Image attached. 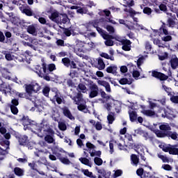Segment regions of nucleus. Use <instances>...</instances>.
I'll return each instance as SVG.
<instances>
[{
	"label": "nucleus",
	"mask_w": 178,
	"mask_h": 178,
	"mask_svg": "<svg viewBox=\"0 0 178 178\" xmlns=\"http://www.w3.org/2000/svg\"><path fill=\"white\" fill-rule=\"evenodd\" d=\"M76 12H77V13L81 14V15L87 14L88 10L84 8H81V7L79 6L78 9H76Z\"/></svg>",
	"instance_id": "obj_52"
},
{
	"label": "nucleus",
	"mask_w": 178,
	"mask_h": 178,
	"mask_svg": "<svg viewBox=\"0 0 178 178\" xmlns=\"http://www.w3.org/2000/svg\"><path fill=\"white\" fill-rule=\"evenodd\" d=\"M67 85L68 87H70L72 88H74L76 87L74 82L71 79H67Z\"/></svg>",
	"instance_id": "obj_58"
},
{
	"label": "nucleus",
	"mask_w": 178,
	"mask_h": 178,
	"mask_svg": "<svg viewBox=\"0 0 178 178\" xmlns=\"http://www.w3.org/2000/svg\"><path fill=\"white\" fill-rule=\"evenodd\" d=\"M128 113L129 115V120H131V122H136L137 120L138 114L136 111L129 110Z\"/></svg>",
	"instance_id": "obj_18"
},
{
	"label": "nucleus",
	"mask_w": 178,
	"mask_h": 178,
	"mask_svg": "<svg viewBox=\"0 0 178 178\" xmlns=\"http://www.w3.org/2000/svg\"><path fill=\"white\" fill-rule=\"evenodd\" d=\"M25 90L26 92L29 95H32L33 92V88L32 84H25Z\"/></svg>",
	"instance_id": "obj_30"
},
{
	"label": "nucleus",
	"mask_w": 178,
	"mask_h": 178,
	"mask_svg": "<svg viewBox=\"0 0 178 178\" xmlns=\"http://www.w3.org/2000/svg\"><path fill=\"white\" fill-rule=\"evenodd\" d=\"M106 41L104 42V44L106 47H113L114 41L113 40L115 39V36L113 35H107L104 38H103Z\"/></svg>",
	"instance_id": "obj_10"
},
{
	"label": "nucleus",
	"mask_w": 178,
	"mask_h": 178,
	"mask_svg": "<svg viewBox=\"0 0 178 178\" xmlns=\"http://www.w3.org/2000/svg\"><path fill=\"white\" fill-rule=\"evenodd\" d=\"M106 30L108 31L110 34H113L115 32L114 27L110 25L106 26Z\"/></svg>",
	"instance_id": "obj_56"
},
{
	"label": "nucleus",
	"mask_w": 178,
	"mask_h": 178,
	"mask_svg": "<svg viewBox=\"0 0 178 178\" xmlns=\"http://www.w3.org/2000/svg\"><path fill=\"white\" fill-rule=\"evenodd\" d=\"M26 31L29 34H32V35H35V33H37L35 26L33 24L27 26Z\"/></svg>",
	"instance_id": "obj_34"
},
{
	"label": "nucleus",
	"mask_w": 178,
	"mask_h": 178,
	"mask_svg": "<svg viewBox=\"0 0 178 178\" xmlns=\"http://www.w3.org/2000/svg\"><path fill=\"white\" fill-rule=\"evenodd\" d=\"M53 99H54L58 105L63 104V98L60 96V92H58V91L55 92V95L54 96Z\"/></svg>",
	"instance_id": "obj_21"
},
{
	"label": "nucleus",
	"mask_w": 178,
	"mask_h": 178,
	"mask_svg": "<svg viewBox=\"0 0 178 178\" xmlns=\"http://www.w3.org/2000/svg\"><path fill=\"white\" fill-rule=\"evenodd\" d=\"M58 128L60 131H64L67 129V125L65 124V122H58Z\"/></svg>",
	"instance_id": "obj_51"
},
{
	"label": "nucleus",
	"mask_w": 178,
	"mask_h": 178,
	"mask_svg": "<svg viewBox=\"0 0 178 178\" xmlns=\"http://www.w3.org/2000/svg\"><path fill=\"white\" fill-rule=\"evenodd\" d=\"M158 157H159V159H161L163 163H169L170 162L169 159L166 156H164L163 154H158Z\"/></svg>",
	"instance_id": "obj_49"
},
{
	"label": "nucleus",
	"mask_w": 178,
	"mask_h": 178,
	"mask_svg": "<svg viewBox=\"0 0 178 178\" xmlns=\"http://www.w3.org/2000/svg\"><path fill=\"white\" fill-rule=\"evenodd\" d=\"M59 161L65 165H70L72 163L67 157L59 158Z\"/></svg>",
	"instance_id": "obj_38"
},
{
	"label": "nucleus",
	"mask_w": 178,
	"mask_h": 178,
	"mask_svg": "<svg viewBox=\"0 0 178 178\" xmlns=\"http://www.w3.org/2000/svg\"><path fill=\"white\" fill-rule=\"evenodd\" d=\"M154 134H156V136L159 138L168 137V131L162 132L161 131L157 130V131H154Z\"/></svg>",
	"instance_id": "obj_39"
},
{
	"label": "nucleus",
	"mask_w": 178,
	"mask_h": 178,
	"mask_svg": "<svg viewBox=\"0 0 178 178\" xmlns=\"http://www.w3.org/2000/svg\"><path fill=\"white\" fill-rule=\"evenodd\" d=\"M89 90H90V92H89V98L90 99L97 97L100 91L96 83L90 85V86H89Z\"/></svg>",
	"instance_id": "obj_5"
},
{
	"label": "nucleus",
	"mask_w": 178,
	"mask_h": 178,
	"mask_svg": "<svg viewBox=\"0 0 178 178\" xmlns=\"http://www.w3.org/2000/svg\"><path fill=\"white\" fill-rule=\"evenodd\" d=\"M21 122H22V125L25 126H31L34 127L37 126V122L31 120L29 116H24L21 118Z\"/></svg>",
	"instance_id": "obj_8"
},
{
	"label": "nucleus",
	"mask_w": 178,
	"mask_h": 178,
	"mask_svg": "<svg viewBox=\"0 0 178 178\" xmlns=\"http://www.w3.org/2000/svg\"><path fill=\"white\" fill-rule=\"evenodd\" d=\"M13 92L14 93V95H15L16 96H17L19 98L23 99L25 98L26 93L24 92H19L16 90L13 91Z\"/></svg>",
	"instance_id": "obj_48"
},
{
	"label": "nucleus",
	"mask_w": 178,
	"mask_h": 178,
	"mask_svg": "<svg viewBox=\"0 0 178 178\" xmlns=\"http://www.w3.org/2000/svg\"><path fill=\"white\" fill-rule=\"evenodd\" d=\"M79 161L81 162V163L86 165V166H89V167H92V163L90 161V160L86 157H81L79 159Z\"/></svg>",
	"instance_id": "obj_23"
},
{
	"label": "nucleus",
	"mask_w": 178,
	"mask_h": 178,
	"mask_svg": "<svg viewBox=\"0 0 178 178\" xmlns=\"http://www.w3.org/2000/svg\"><path fill=\"white\" fill-rule=\"evenodd\" d=\"M161 40L164 42H170L172 40V37L170 35H166L165 36L161 37Z\"/></svg>",
	"instance_id": "obj_59"
},
{
	"label": "nucleus",
	"mask_w": 178,
	"mask_h": 178,
	"mask_svg": "<svg viewBox=\"0 0 178 178\" xmlns=\"http://www.w3.org/2000/svg\"><path fill=\"white\" fill-rule=\"evenodd\" d=\"M44 140L48 143V144H52L54 143L55 139L54 137H52L51 135H47L44 137Z\"/></svg>",
	"instance_id": "obj_42"
},
{
	"label": "nucleus",
	"mask_w": 178,
	"mask_h": 178,
	"mask_svg": "<svg viewBox=\"0 0 178 178\" xmlns=\"http://www.w3.org/2000/svg\"><path fill=\"white\" fill-rule=\"evenodd\" d=\"M10 111H11V113H13V115H17L19 110L17 108V106H10Z\"/></svg>",
	"instance_id": "obj_63"
},
{
	"label": "nucleus",
	"mask_w": 178,
	"mask_h": 178,
	"mask_svg": "<svg viewBox=\"0 0 178 178\" xmlns=\"http://www.w3.org/2000/svg\"><path fill=\"white\" fill-rule=\"evenodd\" d=\"M19 105V99H13L11 100V104L10 106H18Z\"/></svg>",
	"instance_id": "obj_64"
},
{
	"label": "nucleus",
	"mask_w": 178,
	"mask_h": 178,
	"mask_svg": "<svg viewBox=\"0 0 178 178\" xmlns=\"http://www.w3.org/2000/svg\"><path fill=\"white\" fill-rule=\"evenodd\" d=\"M143 137L145 138V140H149L150 141H153L154 139V137L153 136H149L148 132H144Z\"/></svg>",
	"instance_id": "obj_46"
},
{
	"label": "nucleus",
	"mask_w": 178,
	"mask_h": 178,
	"mask_svg": "<svg viewBox=\"0 0 178 178\" xmlns=\"http://www.w3.org/2000/svg\"><path fill=\"white\" fill-rule=\"evenodd\" d=\"M96 31H97V33H99L100 34V35L102 37V38H104V37L109 35L107 33V32L106 31H104V29H102V28H101L99 26L96 28Z\"/></svg>",
	"instance_id": "obj_36"
},
{
	"label": "nucleus",
	"mask_w": 178,
	"mask_h": 178,
	"mask_svg": "<svg viewBox=\"0 0 178 178\" xmlns=\"http://www.w3.org/2000/svg\"><path fill=\"white\" fill-rule=\"evenodd\" d=\"M18 141L20 145L25 146L29 142V137L26 135L21 136L19 137Z\"/></svg>",
	"instance_id": "obj_17"
},
{
	"label": "nucleus",
	"mask_w": 178,
	"mask_h": 178,
	"mask_svg": "<svg viewBox=\"0 0 178 178\" xmlns=\"http://www.w3.org/2000/svg\"><path fill=\"white\" fill-rule=\"evenodd\" d=\"M83 175L89 178H97L96 175H93L92 172L89 170H82Z\"/></svg>",
	"instance_id": "obj_37"
},
{
	"label": "nucleus",
	"mask_w": 178,
	"mask_h": 178,
	"mask_svg": "<svg viewBox=\"0 0 178 178\" xmlns=\"http://www.w3.org/2000/svg\"><path fill=\"white\" fill-rule=\"evenodd\" d=\"M152 76L160 80L161 81H165L169 78V76H172V72L170 70H169V72H168V75H165L162 72H159L154 70L152 72Z\"/></svg>",
	"instance_id": "obj_3"
},
{
	"label": "nucleus",
	"mask_w": 178,
	"mask_h": 178,
	"mask_svg": "<svg viewBox=\"0 0 178 178\" xmlns=\"http://www.w3.org/2000/svg\"><path fill=\"white\" fill-rule=\"evenodd\" d=\"M143 13L147 15H150L152 13V9L149 7H145L143 8Z\"/></svg>",
	"instance_id": "obj_61"
},
{
	"label": "nucleus",
	"mask_w": 178,
	"mask_h": 178,
	"mask_svg": "<svg viewBox=\"0 0 178 178\" xmlns=\"http://www.w3.org/2000/svg\"><path fill=\"white\" fill-rule=\"evenodd\" d=\"M68 21V17L66 14H60L59 16V19H58V24H66Z\"/></svg>",
	"instance_id": "obj_16"
},
{
	"label": "nucleus",
	"mask_w": 178,
	"mask_h": 178,
	"mask_svg": "<svg viewBox=\"0 0 178 178\" xmlns=\"http://www.w3.org/2000/svg\"><path fill=\"white\" fill-rule=\"evenodd\" d=\"M94 162H95V164L97 166L102 165V163H104V161H102V159L99 157H95Z\"/></svg>",
	"instance_id": "obj_47"
},
{
	"label": "nucleus",
	"mask_w": 178,
	"mask_h": 178,
	"mask_svg": "<svg viewBox=\"0 0 178 178\" xmlns=\"http://www.w3.org/2000/svg\"><path fill=\"white\" fill-rule=\"evenodd\" d=\"M59 13L58 12H54L51 13L50 16V19L52 20L55 23H58V20H59Z\"/></svg>",
	"instance_id": "obj_28"
},
{
	"label": "nucleus",
	"mask_w": 178,
	"mask_h": 178,
	"mask_svg": "<svg viewBox=\"0 0 178 178\" xmlns=\"http://www.w3.org/2000/svg\"><path fill=\"white\" fill-rule=\"evenodd\" d=\"M3 54L5 56V58L8 61H13L14 60L15 56L13 55H12V54L10 53L9 51H3Z\"/></svg>",
	"instance_id": "obj_26"
},
{
	"label": "nucleus",
	"mask_w": 178,
	"mask_h": 178,
	"mask_svg": "<svg viewBox=\"0 0 178 178\" xmlns=\"http://www.w3.org/2000/svg\"><path fill=\"white\" fill-rule=\"evenodd\" d=\"M2 142H3V144H5V145H7V147L3 149L0 147V156L1 155L5 156L8 153L7 150L10 149L9 147L10 141L8 140H4Z\"/></svg>",
	"instance_id": "obj_14"
},
{
	"label": "nucleus",
	"mask_w": 178,
	"mask_h": 178,
	"mask_svg": "<svg viewBox=\"0 0 178 178\" xmlns=\"http://www.w3.org/2000/svg\"><path fill=\"white\" fill-rule=\"evenodd\" d=\"M99 92L101 94V97H102V99H106L107 101L109 100V99H112L113 102H115V101L113 99L112 96L106 95L105 91L103 90L102 89L99 90Z\"/></svg>",
	"instance_id": "obj_22"
},
{
	"label": "nucleus",
	"mask_w": 178,
	"mask_h": 178,
	"mask_svg": "<svg viewBox=\"0 0 178 178\" xmlns=\"http://www.w3.org/2000/svg\"><path fill=\"white\" fill-rule=\"evenodd\" d=\"M33 90L35 93H38L40 90L41 86L38 83L32 84Z\"/></svg>",
	"instance_id": "obj_54"
},
{
	"label": "nucleus",
	"mask_w": 178,
	"mask_h": 178,
	"mask_svg": "<svg viewBox=\"0 0 178 178\" xmlns=\"http://www.w3.org/2000/svg\"><path fill=\"white\" fill-rule=\"evenodd\" d=\"M39 44L38 39H32L31 40V42H27L28 47H30L31 48L35 50V46H38ZM35 45V46H34Z\"/></svg>",
	"instance_id": "obj_31"
},
{
	"label": "nucleus",
	"mask_w": 178,
	"mask_h": 178,
	"mask_svg": "<svg viewBox=\"0 0 178 178\" xmlns=\"http://www.w3.org/2000/svg\"><path fill=\"white\" fill-rule=\"evenodd\" d=\"M71 62L72 61L70 58H69L68 57H64L62 58V60H61V63H63V65L67 68L70 67Z\"/></svg>",
	"instance_id": "obj_27"
},
{
	"label": "nucleus",
	"mask_w": 178,
	"mask_h": 178,
	"mask_svg": "<svg viewBox=\"0 0 178 178\" xmlns=\"http://www.w3.org/2000/svg\"><path fill=\"white\" fill-rule=\"evenodd\" d=\"M35 72L38 74L39 77L43 78L46 81H50L51 77L49 76V73L43 72L42 70V67L39 65H35Z\"/></svg>",
	"instance_id": "obj_4"
},
{
	"label": "nucleus",
	"mask_w": 178,
	"mask_h": 178,
	"mask_svg": "<svg viewBox=\"0 0 178 178\" xmlns=\"http://www.w3.org/2000/svg\"><path fill=\"white\" fill-rule=\"evenodd\" d=\"M13 88L8 83L3 82L0 85V91H2L5 95L10 93L12 92Z\"/></svg>",
	"instance_id": "obj_9"
},
{
	"label": "nucleus",
	"mask_w": 178,
	"mask_h": 178,
	"mask_svg": "<svg viewBox=\"0 0 178 178\" xmlns=\"http://www.w3.org/2000/svg\"><path fill=\"white\" fill-rule=\"evenodd\" d=\"M63 115L65 117H67L70 120H74V117L72 115V112L70 109H68L67 107H63L62 108Z\"/></svg>",
	"instance_id": "obj_12"
},
{
	"label": "nucleus",
	"mask_w": 178,
	"mask_h": 178,
	"mask_svg": "<svg viewBox=\"0 0 178 178\" xmlns=\"http://www.w3.org/2000/svg\"><path fill=\"white\" fill-rule=\"evenodd\" d=\"M145 173V170L143 169L142 168L136 170V175L142 178V176Z\"/></svg>",
	"instance_id": "obj_62"
},
{
	"label": "nucleus",
	"mask_w": 178,
	"mask_h": 178,
	"mask_svg": "<svg viewBox=\"0 0 178 178\" xmlns=\"http://www.w3.org/2000/svg\"><path fill=\"white\" fill-rule=\"evenodd\" d=\"M70 99L74 100V103L77 106L78 111L83 112L84 110L87 109L88 106L86 104V102L83 98V95L81 92H78L76 96H70Z\"/></svg>",
	"instance_id": "obj_1"
},
{
	"label": "nucleus",
	"mask_w": 178,
	"mask_h": 178,
	"mask_svg": "<svg viewBox=\"0 0 178 178\" xmlns=\"http://www.w3.org/2000/svg\"><path fill=\"white\" fill-rule=\"evenodd\" d=\"M13 172L18 177H22L24 175V170L18 167L14 168Z\"/></svg>",
	"instance_id": "obj_29"
},
{
	"label": "nucleus",
	"mask_w": 178,
	"mask_h": 178,
	"mask_svg": "<svg viewBox=\"0 0 178 178\" xmlns=\"http://www.w3.org/2000/svg\"><path fill=\"white\" fill-rule=\"evenodd\" d=\"M4 35L6 37L5 44H8L9 45L13 44V38H12L13 37L12 33H10V31H5Z\"/></svg>",
	"instance_id": "obj_13"
},
{
	"label": "nucleus",
	"mask_w": 178,
	"mask_h": 178,
	"mask_svg": "<svg viewBox=\"0 0 178 178\" xmlns=\"http://www.w3.org/2000/svg\"><path fill=\"white\" fill-rule=\"evenodd\" d=\"M124 3V4H123V6L124 8H128V7L129 8V9L124 8V11L125 13H129L131 17H133L134 16H136L137 15V12L131 8L134 6V1L131 0L130 2H129L128 1H125V2Z\"/></svg>",
	"instance_id": "obj_2"
},
{
	"label": "nucleus",
	"mask_w": 178,
	"mask_h": 178,
	"mask_svg": "<svg viewBox=\"0 0 178 178\" xmlns=\"http://www.w3.org/2000/svg\"><path fill=\"white\" fill-rule=\"evenodd\" d=\"M159 129L161 131H170L171 130V127L169 124H161L159 126Z\"/></svg>",
	"instance_id": "obj_44"
},
{
	"label": "nucleus",
	"mask_w": 178,
	"mask_h": 178,
	"mask_svg": "<svg viewBox=\"0 0 178 178\" xmlns=\"http://www.w3.org/2000/svg\"><path fill=\"white\" fill-rule=\"evenodd\" d=\"M169 63H170L171 69L172 70L177 69L178 67V57L176 56L175 55L172 56Z\"/></svg>",
	"instance_id": "obj_11"
},
{
	"label": "nucleus",
	"mask_w": 178,
	"mask_h": 178,
	"mask_svg": "<svg viewBox=\"0 0 178 178\" xmlns=\"http://www.w3.org/2000/svg\"><path fill=\"white\" fill-rule=\"evenodd\" d=\"M118 42H120L121 43V44H122V49L125 51H129L131 49V44L132 42L127 39H122V40H117Z\"/></svg>",
	"instance_id": "obj_6"
},
{
	"label": "nucleus",
	"mask_w": 178,
	"mask_h": 178,
	"mask_svg": "<svg viewBox=\"0 0 178 178\" xmlns=\"http://www.w3.org/2000/svg\"><path fill=\"white\" fill-rule=\"evenodd\" d=\"M167 137H170L172 140H177L178 134L177 132L168 131Z\"/></svg>",
	"instance_id": "obj_40"
},
{
	"label": "nucleus",
	"mask_w": 178,
	"mask_h": 178,
	"mask_svg": "<svg viewBox=\"0 0 178 178\" xmlns=\"http://www.w3.org/2000/svg\"><path fill=\"white\" fill-rule=\"evenodd\" d=\"M22 12L26 15V16H33V12L30 8H24Z\"/></svg>",
	"instance_id": "obj_50"
},
{
	"label": "nucleus",
	"mask_w": 178,
	"mask_h": 178,
	"mask_svg": "<svg viewBox=\"0 0 178 178\" xmlns=\"http://www.w3.org/2000/svg\"><path fill=\"white\" fill-rule=\"evenodd\" d=\"M141 113L148 117H152L155 115V112L152 110H143Z\"/></svg>",
	"instance_id": "obj_35"
},
{
	"label": "nucleus",
	"mask_w": 178,
	"mask_h": 178,
	"mask_svg": "<svg viewBox=\"0 0 178 178\" xmlns=\"http://www.w3.org/2000/svg\"><path fill=\"white\" fill-rule=\"evenodd\" d=\"M49 92H50V88L49 86H44L42 89V93L43 95L46 97H49Z\"/></svg>",
	"instance_id": "obj_45"
},
{
	"label": "nucleus",
	"mask_w": 178,
	"mask_h": 178,
	"mask_svg": "<svg viewBox=\"0 0 178 178\" xmlns=\"http://www.w3.org/2000/svg\"><path fill=\"white\" fill-rule=\"evenodd\" d=\"M161 34L164 33L165 35H169V31L166 29V26L164 22L162 23L161 26L159 29Z\"/></svg>",
	"instance_id": "obj_32"
},
{
	"label": "nucleus",
	"mask_w": 178,
	"mask_h": 178,
	"mask_svg": "<svg viewBox=\"0 0 178 178\" xmlns=\"http://www.w3.org/2000/svg\"><path fill=\"white\" fill-rule=\"evenodd\" d=\"M119 83L121 84V85H126V84L130 85V84H131V83L129 82V79L127 78H122V79H120L119 80Z\"/></svg>",
	"instance_id": "obj_53"
},
{
	"label": "nucleus",
	"mask_w": 178,
	"mask_h": 178,
	"mask_svg": "<svg viewBox=\"0 0 178 178\" xmlns=\"http://www.w3.org/2000/svg\"><path fill=\"white\" fill-rule=\"evenodd\" d=\"M78 88L83 93L86 92V90H87V86H86L83 83H79Z\"/></svg>",
	"instance_id": "obj_60"
},
{
	"label": "nucleus",
	"mask_w": 178,
	"mask_h": 178,
	"mask_svg": "<svg viewBox=\"0 0 178 178\" xmlns=\"http://www.w3.org/2000/svg\"><path fill=\"white\" fill-rule=\"evenodd\" d=\"M97 67L99 70L105 69L106 64L104 63V59H102V58H97Z\"/></svg>",
	"instance_id": "obj_25"
},
{
	"label": "nucleus",
	"mask_w": 178,
	"mask_h": 178,
	"mask_svg": "<svg viewBox=\"0 0 178 178\" xmlns=\"http://www.w3.org/2000/svg\"><path fill=\"white\" fill-rule=\"evenodd\" d=\"M167 23L168 24V26L170 28H174V26L176 24L175 21L174 19H172V18H169L167 21Z\"/></svg>",
	"instance_id": "obj_55"
},
{
	"label": "nucleus",
	"mask_w": 178,
	"mask_h": 178,
	"mask_svg": "<svg viewBox=\"0 0 178 178\" xmlns=\"http://www.w3.org/2000/svg\"><path fill=\"white\" fill-rule=\"evenodd\" d=\"M89 154H90V156L91 157H94V156H97V157H100L101 155L102 154V152L101 151H96L95 149H92V152H89Z\"/></svg>",
	"instance_id": "obj_41"
},
{
	"label": "nucleus",
	"mask_w": 178,
	"mask_h": 178,
	"mask_svg": "<svg viewBox=\"0 0 178 178\" xmlns=\"http://www.w3.org/2000/svg\"><path fill=\"white\" fill-rule=\"evenodd\" d=\"M42 70L44 73L50 74L51 72L56 70L55 64H49L48 66L46 63H43L42 65Z\"/></svg>",
	"instance_id": "obj_7"
},
{
	"label": "nucleus",
	"mask_w": 178,
	"mask_h": 178,
	"mask_svg": "<svg viewBox=\"0 0 178 178\" xmlns=\"http://www.w3.org/2000/svg\"><path fill=\"white\" fill-rule=\"evenodd\" d=\"M131 164L133 165L138 166V165L140 162V159L137 154H131Z\"/></svg>",
	"instance_id": "obj_19"
},
{
	"label": "nucleus",
	"mask_w": 178,
	"mask_h": 178,
	"mask_svg": "<svg viewBox=\"0 0 178 178\" xmlns=\"http://www.w3.org/2000/svg\"><path fill=\"white\" fill-rule=\"evenodd\" d=\"M117 70L118 67L116 65H111L106 69V72L108 74H115L117 73Z\"/></svg>",
	"instance_id": "obj_24"
},
{
	"label": "nucleus",
	"mask_w": 178,
	"mask_h": 178,
	"mask_svg": "<svg viewBox=\"0 0 178 178\" xmlns=\"http://www.w3.org/2000/svg\"><path fill=\"white\" fill-rule=\"evenodd\" d=\"M97 84H99L102 86L104 87V88H106V91H107L108 92H111L112 90L111 85L108 82L106 81L99 80V81H97Z\"/></svg>",
	"instance_id": "obj_15"
},
{
	"label": "nucleus",
	"mask_w": 178,
	"mask_h": 178,
	"mask_svg": "<svg viewBox=\"0 0 178 178\" xmlns=\"http://www.w3.org/2000/svg\"><path fill=\"white\" fill-rule=\"evenodd\" d=\"M56 44H57L58 47H73V45L65 43V41L62 39H57V41H56Z\"/></svg>",
	"instance_id": "obj_20"
},
{
	"label": "nucleus",
	"mask_w": 178,
	"mask_h": 178,
	"mask_svg": "<svg viewBox=\"0 0 178 178\" xmlns=\"http://www.w3.org/2000/svg\"><path fill=\"white\" fill-rule=\"evenodd\" d=\"M128 147L129 149H134L135 151L140 149V145L138 144H135L134 143H128Z\"/></svg>",
	"instance_id": "obj_43"
},
{
	"label": "nucleus",
	"mask_w": 178,
	"mask_h": 178,
	"mask_svg": "<svg viewBox=\"0 0 178 178\" xmlns=\"http://www.w3.org/2000/svg\"><path fill=\"white\" fill-rule=\"evenodd\" d=\"M169 154L171 155H178V148L170 147Z\"/></svg>",
	"instance_id": "obj_57"
},
{
	"label": "nucleus",
	"mask_w": 178,
	"mask_h": 178,
	"mask_svg": "<svg viewBox=\"0 0 178 178\" xmlns=\"http://www.w3.org/2000/svg\"><path fill=\"white\" fill-rule=\"evenodd\" d=\"M107 120H108V124H112L113 122L115 120V113L110 111L107 117Z\"/></svg>",
	"instance_id": "obj_33"
}]
</instances>
